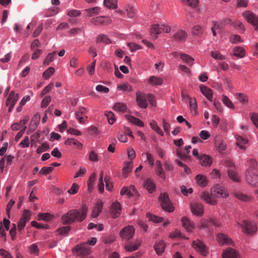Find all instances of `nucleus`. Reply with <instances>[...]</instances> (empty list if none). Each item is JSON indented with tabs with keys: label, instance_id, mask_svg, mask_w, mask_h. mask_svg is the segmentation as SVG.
I'll return each instance as SVG.
<instances>
[{
	"label": "nucleus",
	"instance_id": "obj_32",
	"mask_svg": "<svg viewBox=\"0 0 258 258\" xmlns=\"http://www.w3.org/2000/svg\"><path fill=\"white\" fill-rule=\"evenodd\" d=\"M165 244L163 241H159L154 245V249L158 255H161L165 249Z\"/></svg>",
	"mask_w": 258,
	"mask_h": 258
},
{
	"label": "nucleus",
	"instance_id": "obj_35",
	"mask_svg": "<svg viewBox=\"0 0 258 258\" xmlns=\"http://www.w3.org/2000/svg\"><path fill=\"white\" fill-rule=\"evenodd\" d=\"M64 144H65V145H69V146H71L72 145H74L76 146L79 149H81L82 148V146H83L82 144L81 143H80L78 141H77L74 139H73V138H70V139H67L64 142Z\"/></svg>",
	"mask_w": 258,
	"mask_h": 258
},
{
	"label": "nucleus",
	"instance_id": "obj_43",
	"mask_svg": "<svg viewBox=\"0 0 258 258\" xmlns=\"http://www.w3.org/2000/svg\"><path fill=\"white\" fill-rule=\"evenodd\" d=\"M222 101L223 103L228 108L232 109H234L235 107L234 105L233 104L231 101L228 98V97L225 95H222Z\"/></svg>",
	"mask_w": 258,
	"mask_h": 258
},
{
	"label": "nucleus",
	"instance_id": "obj_30",
	"mask_svg": "<svg viewBox=\"0 0 258 258\" xmlns=\"http://www.w3.org/2000/svg\"><path fill=\"white\" fill-rule=\"evenodd\" d=\"M163 82V79L160 77L151 76L148 79V83L152 85H161Z\"/></svg>",
	"mask_w": 258,
	"mask_h": 258
},
{
	"label": "nucleus",
	"instance_id": "obj_12",
	"mask_svg": "<svg viewBox=\"0 0 258 258\" xmlns=\"http://www.w3.org/2000/svg\"><path fill=\"white\" fill-rule=\"evenodd\" d=\"M190 209L192 213L197 216H202L204 213L203 206L201 204L192 203L190 205Z\"/></svg>",
	"mask_w": 258,
	"mask_h": 258
},
{
	"label": "nucleus",
	"instance_id": "obj_16",
	"mask_svg": "<svg viewBox=\"0 0 258 258\" xmlns=\"http://www.w3.org/2000/svg\"><path fill=\"white\" fill-rule=\"evenodd\" d=\"M187 37V33L181 29L178 30L176 33L173 36V38L176 41L184 42Z\"/></svg>",
	"mask_w": 258,
	"mask_h": 258
},
{
	"label": "nucleus",
	"instance_id": "obj_26",
	"mask_svg": "<svg viewBox=\"0 0 258 258\" xmlns=\"http://www.w3.org/2000/svg\"><path fill=\"white\" fill-rule=\"evenodd\" d=\"M103 207V203L101 201H98L92 211V216L94 218H96L99 215L102 211V209Z\"/></svg>",
	"mask_w": 258,
	"mask_h": 258
},
{
	"label": "nucleus",
	"instance_id": "obj_62",
	"mask_svg": "<svg viewBox=\"0 0 258 258\" xmlns=\"http://www.w3.org/2000/svg\"><path fill=\"white\" fill-rule=\"evenodd\" d=\"M51 101V97L49 96H45L42 100L41 102V107L46 108Z\"/></svg>",
	"mask_w": 258,
	"mask_h": 258
},
{
	"label": "nucleus",
	"instance_id": "obj_64",
	"mask_svg": "<svg viewBox=\"0 0 258 258\" xmlns=\"http://www.w3.org/2000/svg\"><path fill=\"white\" fill-rule=\"evenodd\" d=\"M79 188V186L77 184L73 183L71 188L68 190V192L70 194H76L78 192Z\"/></svg>",
	"mask_w": 258,
	"mask_h": 258
},
{
	"label": "nucleus",
	"instance_id": "obj_49",
	"mask_svg": "<svg viewBox=\"0 0 258 258\" xmlns=\"http://www.w3.org/2000/svg\"><path fill=\"white\" fill-rule=\"evenodd\" d=\"M54 72V69L52 67H49L43 73V77L45 79H48L49 78Z\"/></svg>",
	"mask_w": 258,
	"mask_h": 258
},
{
	"label": "nucleus",
	"instance_id": "obj_54",
	"mask_svg": "<svg viewBox=\"0 0 258 258\" xmlns=\"http://www.w3.org/2000/svg\"><path fill=\"white\" fill-rule=\"evenodd\" d=\"M49 148V145L46 143H44L37 148L36 150V153L37 154H40L43 152L47 151Z\"/></svg>",
	"mask_w": 258,
	"mask_h": 258
},
{
	"label": "nucleus",
	"instance_id": "obj_27",
	"mask_svg": "<svg viewBox=\"0 0 258 258\" xmlns=\"http://www.w3.org/2000/svg\"><path fill=\"white\" fill-rule=\"evenodd\" d=\"M87 112V110L86 108L81 107L79 108L78 111H77L76 113V117L79 120V122L81 123H84V121L83 120V115L86 114Z\"/></svg>",
	"mask_w": 258,
	"mask_h": 258
},
{
	"label": "nucleus",
	"instance_id": "obj_2",
	"mask_svg": "<svg viewBox=\"0 0 258 258\" xmlns=\"http://www.w3.org/2000/svg\"><path fill=\"white\" fill-rule=\"evenodd\" d=\"M228 194L222 186L220 185H216L211 188V194L208 192H203L202 194V199L207 203L215 205L217 202L216 198L217 197L226 198Z\"/></svg>",
	"mask_w": 258,
	"mask_h": 258
},
{
	"label": "nucleus",
	"instance_id": "obj_1",
	"mask_svg": "<svg viewBox=\"0 0 258 258\" xmlns=\"http://www.w3.org/2000/svg\"><path fill=\"white\" fill-rule=\"evenodd\" d=\"M88 207L83 205L81 211L77 209H72L63 214L61 218L63 224L70 225L75 222H82L87 216Z\"/></svg>",
	"mask_w": 258,
	"mask_h": 258
},
{
	"label": "nucleus",
	"instance_id": "obj_9",
	"mask_svg": "<svg viewBox=\"0 0 258 258\" xmlns=\"http://www.w3.org/2000/svg\"><path fill=\"white\" fill-rule=\"evenodd\" d=\"M246 179L251 185H258V171H253L252 172H246Z\"/></svg>",
	"mask_w": 258,
	"mask_h": 258
},
{
	"label": "nucleus",
	"instance_id": "obj_24",
	"mask_svg": "<svg viewBox=\"0 0 258 258\" xmlns=\"http://www.w3.org/2000/svg\"><path fill=\"white\" fill-rule=\"evenodd\" d=\"M236 144L241 150H245V147L243 145L246 144L248 143V140L246 137H242L240 136H237Z\"/></svg>",
	"mask_w": 258,
	"mask_h": 258
},
{
	"label": "nucleus",
	"instance_id": "obj_47",
	"mask_svg": "<svg viewBox=\"0 0 258 258\" xmlns=\"http://www.w3.org/2000/svg\"><path fill=\"white\" fill-rule=\"evenodd\" d=\"M159 28V25H154L151 29V34L154 38H157L158 35L160 34Z\"/></svg>",
	"mask_w": 258,
	"mask_h": 258
},
{
	"label": "nucleus",
	"instance_id": "obj_33",
	"mask_svg": "<svg viewBox=\"0 0 258 258\" xmlns=\"http://www.w3.org/2000/svg\"><path fill=\"white\" fill-rule=\"evenodd\" d=\"M113 109L116 111L124 112L127 109V106L124 103L117 102L115 103L113 107Z\"/></svg>",
	"mask_w": 258,
	"mask_h": 258
},
{
	"label": "nucleus",
	"instance_id": "obj_38",
	"mask_svg": "<svg viewBox=\"0 0 258 258\" xmlns=\"http://www.w3.org/2000/svg\"><path fill=\"white\" fill-rule=\"evenodd\" d=\"M236 99L242 104H245L248 102V96L242 93H237L236 94Z\"/></svg>",
	"mask_w": 258,
	"mask_h": 258
},
{
	"label": "nucleus",
	"instance_id": "obj_3",
	"mask_svg": "<svg viewBox=\"0 0 258 258\" xmlns=\"http://www.w3.org/2000/svg\"><path fill=\"white\" fill-rule=\"evenodd\" d=\"M159 201L163 210L168 212H172L174 211V207L172 205L168 195L166 193L161 194L159 197Z\"/></svg>",
	"mask_w": 258,
	"mask_h": 258
},
{
	"label": "nucleus",
	"instance_id": "obj_19",
	"mask_svg": "<svg viewBox=\"0 0 258 258\" xmlns=\"http://www.w3.org/2000/svg\"><path fill=\"white\" fill-rule=\"evenodd\" d=\"M200 90L202 94L210 101H212L213 93L211 89L207 87L206 86L201 85L200 86Z\"/></svg>",
	"mask_w": 258,
	"mask_h": 258
},
{
	"label": "nucleus",
	"instance_id": "obj_50",
	"mask_svg": "<svg viewBox=\"0 0 258 258\" xmlns=\"http://www.w3.org/2000/svg\"><path fill=\"white\" fill-rule=\"evenodd\" d=\"M228 174L229 177L234 181H239V178L237 174L232 169H230L228 170Z\"/></svg>",
	"mask_w": 258,
	"mask_h": 258
},
{
	"label": "nucleus",
	"instance_id": "obj_41",
	"mask_svg": "<svg viewBox=\"0 0 258 258\" xmlns=\"http://www.w3.org/2000/svg\"><path fill=\"white\" fill-rule=\"evenodd\" d=\"M125 10L127 13L128 18H133L136 15V10L133 6H126L125 7Z\"/></svg>",
	"mask_w": 258,
	"mask_h": 258
},
{
	"label": "nucleus",
	"instance_id": "obj_42",
	"mask_svg": "<svg viewBox=\"0 0 258 258\" xmlns=\"http://www.w3.org/2000/svg\"><path fill=\"white\" fill-rule=\"evenodd\" d=\"M249 168L246 172H252L253 171H257L256 169L257 166V162L255 160L251 159L248 161Z\"/></svg>",
	"mask_w": 258,
	"mask_h": 258
},
{
	"label": "nucleus",
	"instance_id": "obj_15",
	"mask_svg": "<svg viewBox=\"0 0 258 258\" xmlns=\"http://www.w3.org/2000/svg\"><path fill=\"white\" fill-rule=\"evenodd\" d=\"M143 185L144 187L150 194L153 193L156 190V184L154 181L150 178L145 179Z\"/></svg>",
	"mask_w": 258,
	"mask_h": 258
},
{
	"label": "nucleus",
	"instance_id": "obj_57",
	"mask_svg": "<svg viewBox=\"0 0 258 258\" xmlns=\"http://www.w3.org/2000/svg\"><path fill=\"white\" fill-rule=\"evenodd\" d=\"M71 230L70 226H63L57 229V232L59 234L66 235L68 234Z\"/></svg>",
	"mask_w": 258,
	"mask_h": 258
},
{
	"label": "nucleus",
	"instance_id": "obj_7",
	"mask_svg": "<svg viewBox=\"0 0 258 258\" xmlns=\"http://www.w3.org/2000/svg\"><path fill=\"white\" fill-rule=\"evenodd\" d=\"M135 233V229L132 226H127L123 228L119 233L122 239L129 240L133 237Z\"/></svg>",
	"mask_w": 258,
	"mask_h": 258
},
{
	"label": "nucleus",
	"instance_id": "obj_13",
	"mask_svg": "<svg viewBox=\"0 0 258 258\" xmlns=\"http://www.w3.org/2000/svg\"><path fill=\"white\" fill-rule=\"evenodd\" d=\"M111 20L107 17L99 16L92 18L91 23L95 25L110 24Z\"/></svg>",
	"mask_w": 258,
	"mask_h": 258
},
{
	"label": "nucleus",
	"instance_id": "obj_22",
	"mask_svg": "<svg viewBox=\"0 0 258 258\" xmlns=\"http://www.w3.org/2000/svg\"><path fill=\"white\" fill-rule=\"evenodd\" d=\"M133 168L132 162H124V166L122 168V176L125 178L128 176V173L131 171Z\"/></svg>",
	"mask_w": 258,
	"mask_h": 258
},
{
	"label": "nucleus",
	"instance_id": "obj_28",
	"mask_svg": "<svg viewBox=\"0 0 258 258\" xmlns=\"http://www.w3.org/2000/svg\"><path fill=\"white\" fill-rule=\"evenodd\" d=\"M217 239L218 241L222 245L230 243L231 240L227 235L222 233H218Z\"/></svg>",
	"mask_w": 258,
	"mask_h": 258
},
{
	"label": "nucleus",
	"instance_id": "obj_46",
	"mask_svg": "<svg viewBox=\"0 0 258 258\" xmlns=\"http://www.w3.org/2000/svg\"><path fill=\"white\" fill-rule=\"evenodd\" d=\"M151 127L158 134L163 136L164 134L161 128L159 127L155 121H152L150 123Z\"/></svg>",
	"mask_w": 258,
	"mask_h": 258
},
{
	"label": "nucleus",
	"instance_id": "obj_10",
	"mask_svg": "<svg viewBox=\"0 0 258 258\" xmlns=\"http://www.w3.org/2000/svg\"><path fill=\"white\" fill-rule=\"evenodd\" d=\"M121 207L118 202L113 203L110 207V214L113 218H116L119 216L121 212Z\"/></svg>",
	"mask_w": 258,
	"mask_h": 258
},
{
	"label": "nucleus",
	"instance_id": "obj_60",
	"mask_svg": "<svg viewBox=\"0 0 258 258\" xmlns=\"http://www.w3.org/2000/svg\"><path fill=\"white\" fill-rule=\"evenodd\" d=\"M211 55L214 58L216 59L224 60L226 59L225 56L222 55L218 51H212Z\"/></svg>",
	"mask_w": 258,
	"mask_h": 258
},
{
	"label": "nucleus",
	"instance_id": "obj_56",
	"mask_svg": "<svg viewBox=\"0 0 258 258\" xmlns=\"http://www.w3.org/2000/svg\"><path fill=\"white\" fill-rule=\"evenodd\" d=\"M105 115L108 119L109 123L112 124L115 120V118L113 113L111 111H108L106 112Z\"/></svg>",
	"mask_w": 258,
	"mask_h": 258
},
{
	"label": "nucleus",
	"instance_id": "obj_59",
	"mask_svg": "<svg viewBox=\"0 0 258 258\" xmlns=\"http://www.w3.org/2000/svg\"><path fill=\"white\" fill-rule=\"evenodd\" d=\"M40 118V115L39 113H36L32 118L31 121L32 122L34 123V127L33 130H35L37 126V124L39 123V120Z\"/></svg>",
	"mask_w": 258,
	"mask_h": 258
},
{
	"label": "nucleus",
	"instance_id": "obj_51",
	"mask_svg": "<svg viewBox=\"0 0 258 258\" xmlns=\"http://www.w3.org/2000/svg\"><path fill=\"white\" fill-rule=\"evenodd\" d=\"M55 55V51H54L52 53H49L46 57L45 59H44V60L43 61V64L44 65H48L53 60L54 56Z\"/></svg>",
	"mask_w": 258,
	"mask_h": 258
},
{
	"label": "nucleus",
	"instance_id": "obj_53",
	"mask_svg": "<svg viewBox=\"0 0 258 258\" xmlns=\"http://www.w3.org/2000/svg\"><path fill=\"white\" fill-rule=\"evenodd\" d=\"M180 1L182 4L188 5L191 7H196L199 3V0H180Z\"/></svg>",
	"mask_w": 258,
	"mask_h": 258
},
{
	"label": "nucleus",
	"instance_id": "obj_20",
	"mask_svg": "<svg viewBox=\"0 0 258 258\" xmlns=\"http://www.w3.org/2000/svg\"><path fill=\"white\" fill-rule=\"evenodd\" d=\"M19 98V94H16L13 91H11L6 100V105L9 106L10 104L15 105Z\"/></svg>",
	"mask_w": 258,
	"mask_h": 258
},
{
	"label": "nucleus",
	"instance_id": "obj_45",
	"mask_svg": "<svg viewBox=\"0 0 258 258\" xmlns=\"http://www.w3.org/2000/svg\"><path fill=\"white\" fill-rule=\"evenodd\" d=\"M53 218V216L50 213H40L38 215V220H42L45 221H49Z\"/></svg>",
	"mask_w": 258,
	"mask_h": 258
},
{
	"label": "nucleus",
	"instance_id": "obj_40",
	"mask_svg": "<svg viewBox=\"0 0 258 258\" xmlns=\"http://www.w3.org/2000/svg\"><path fill=\"white\" fill-rule=\"evenodd\" d=\"M180 56L181 59L187 64L190 66L192 64L194 59L189 55L184 53H180Z\"/></svg>",
	"mask_w": 258,
	"mask_h": 258
},
{
	"label": "nucleus",
	"instance_id": "obj_6",
	"mask_svg": "<svg viewBox=\"0 0 258 258\" xmlns=\"http://www.w3.org/2000/svg\"><path fill=\"white\" fill-rule=\"evenodd\" d=\"M237 224L243 228V232L246 233L253 234L256 231L257 228L254 223L244 220L242 224L238 223Z\"/></svg>",
	"mask_w": 258,
	"mask_h": 258
},
{
	"label": "nucleus",
	"instance_id": "obj_31",
	"mask_svg": "<svg viewBox=\"0 0 258 258\" xmlns=\"http://www.w3.org/2000/svg\"><path fill=\"white\" fill-rule=\"evenodd\" d=\"M234 194L235 197L242 202H249L251 200L250 196L243 194L240 191H235Z\"/></svg>",
	"mask_w": 258,
	"mask_h": 258
},
{
	"label": "nucleus",
	"instance_id": "obj_17",
	"mask_svg": "<svg viewBox=\"0 0 258 258\" xmlns=\"http://www.w3.org/2000/svg\"><path fill=\"white\" fill-rule=\"evenodd\" d=\"M141 244V242L137 239L134 243L129 241L124 245V249L128 252H133L138 249Z\"/></svg>",
	"mask_w": 258,
	"mask_h": 258
},
{
	"label": "nucleus",
	"instance_id": "obj_63",
	"mask_svg": "<svg viewBox=\"0 0 258 258\" xmlns=\"http://www.w3.org/2000/svg\"><path fill=\"white\" fill-rule=\"evenodd\" d=\"M53 168L52 167H43L39 171V174L46 175L50 173L53 170Z\"/></svg>",
	"mask_w": 258,
	"mask_h": 258
},
{
	"label": "nucleus",
	"instance_id": "obj_34",
	"mask_svg": "<svg viewBox=\"0 0 258 258\" xmlns=\"http://www.w3.org/2000/svg\"><path fill=\"white\" fill-rule=\"evenodd\" d=\"M196 180L197 183L201 186L204 187L207 184V179L206 177L202 175L198 174L196 176Z\"/></svg>",
	"mask_w": 258,
	"mask_h": 258
},
{
	"label": "nucleus",
	"instance_id": "obj_29",
	"mask_svg": "<svg viewBox=\"0 0 258 258\" xmlns=\"http://www.w3.org/2000/svg\"><path fill=\"white\" fill-rule=\"evenodd\" d=\"M223 258H238L236 252L233 249H228L224 251Z\"/></svg>",
	"mask_w": 258,
	"mask_h": 258
},
{
	"label": "nucleus",
	"instance_id": "obj_37",
	"mask_svg": "<svg viewBox=\"0 0 258 258\" xmlns=\"http://www.w3.org/2000/svg\"><path fill=\"white\" fill-rule=\"evenodd\" d=\"M127 119L131 122L139 126H144V124L143 121L138 118H136L132 115L126 116Z\"/></svg>",
	"mask_w": 258,
	"mask_h": 258
},
{
	"label": "nucleus",
	"instance_id": "obj_39",
	"mask_svg": "<svg viewBox=\"0 0 258 258\" xmlns=\"http://www.w3.org/2000/svg\"><path fill=\"white\" fill-rule=\"evenodd\" d=\"M233 55L239 58H242L245 55V51L241 47H236L233 49Z\"/></svg>",
	"mask_w": 258,
	"mask_h": 258
},
{
	"label": "nucleus",
	"instance_id": "obj_5",
	"mask_svg": "<svg viewBox=\"0 0 258 258\" xmlns=\"http://www.w3.org/2000/svg\"><path fill=\"white\" fill-rule=\"evenodd\" d=\"M31 213L28 210H25L22 217L20 219L18 223V230L22 233V231L26 226V223L30 219Z\"/></svg>",
	"mask_w": 258,
	"mask_h": 258
},
{
	"label": "nucleus",
	"instance_id": "obj_18",
	"mask_svg": "<svg viewBox=\"0 0 258 258\" xmlns=\"http://www.w3.org/2000/svg\"><path fill=\"white\" fill-rule=\"evenodd\" d=\"M199 160L201 165L206 167L210 166L213 161L212 158L210 156L206 154L200 155Z\"/></svg>",
	"mask_w": 258,
	"mask_h": 258
},
{
	"label": "nucleus",
	"instance_id": "obj_61",
	"mask_svg": "<svg viewBox=\"0 0 258 258\" xmlns=\"http://www.w3.org/2000/svg\"><path fill=\"white\" fill-rule=\"evenodd\" d=\"M96 91L104 93H107L109 91L108 88L101 85H98L96 87Z\"/></svg>",
	"mask_w": 258,
	"mask_h": 258
},
{
	"label": "nucleus",
	"instance_id": "obj_58",
	"mask_svg": "<svg viewBox=\"0 0 258 258\" xmlns=\"http://www.w3.org/2000/svg\"><path fill=\"white\" fill-rule=\"evenodd\" d=\"M233 26L241 32H244L245 30L243 24L239 21L234 22L233 23Z\"/></svg>",
	"mask_w": 258,
	"mask_h": 258
},
{
	"label": "nucleus",
	"instance_id": "obj_4",
	"mask_svg": "<svg viewBox=\"0 0 258 258\" xmlns=\"http://www.w3.org/2000/svg\"><path fill=\"white\" fill-rule=\"evenodd\" d=\"M242 16L248 23L251 24L255 27V30L258 31V16L249 11L244 12L242 13Z\"/></svg>",
	"mask_w": 258,
	"mask_h": 258
},
{
	"label": "nucleus",
	"instance_id": "obj_48",
	"mask_svg": "<svg viewBox=\"0 0 258 258\" xmlns=\"http://www.w3.org/2000/svg\"><path fill=\"white\" fill-rule=\"evenodd\" d=\"M147 217L150 221H152L155 223H160L163 221V219L162 217H157L155 215H152L150 213L147 214Z\"/></svg>",
	"mask_w": 258,
	"mask_h": 258
},
{
	"label": "nucleus",
	"instance_id": "obj_23",
	"mask_svg": "<svg viewBox=\"0 0 258 258\" xmlns=\"http://www.w3.org/2000/svg\"><path fill=\"white\" fill-rule=\"evenodd\" d=\"M100 10V8L98 7H95L93 8L87 9L85 10V11L87 16L91 17L98 15Z\"/></svg>",
	"mask_w": 258,
	"mask_h": 258
},
{
	"label": "nucleus",
	"instance_id": "obj_11",
	"mask_svg": "<svg viewBox=\"0 0 258 258\" xmlns=\"http://www.w3.org/2000/svg\"><path fill=\"white\" fill-rule=\"evenodd\" d=\"M75 249L78 254L82 256L89 254L90 251V247L85 242L77 245L75 247Z\"/></svg>",
	"mask_w": 258,
	"mask_h": 258
},
{
	"label": "nucleus",
	"instance_id": "obj_44",
	"mask_svg": "<svg viewBox=\"0 0 258 258\" xmlns=\"http://www.w3.org/2000/svg\"><path fill=\"white\" fill-rule=\"evenodd\" d=\"M203 28L200 25H197L193 27L192 34L196 36H200L203 34Z\"/></svg>",
	"mask_w": 258,
	"mask_h": 258
},
{
	"label": "nucleus",
	"instance_id": "obj_8",
	"mask_svg": "<svg viewBox=\"0 0 258 258\" xmlns=\"http://www.w3.org/2000/svg\"><path fill=\"white\" fill-rule=\"evenodd\" d=\"M192 245L202 255L207 256L208 254V248L203 241L199 239L194 240L192 242Z\"/></svg>",
	"mask_w": 258,
	"mask_h": 258
},
{
	"label": "nucleus",
	"instance_id": "obj_25",
	"mask_svg": "<svg viewBox=\"0 0 258 258\" xmlns=\"http://www.w3.org/2000/svg\"><path fill=\"white\" fill-rule=\"evenodd\" d=\"M183 227L187 232H191L194 227L187 217H183L181 220Z\"/></svg>",
	"mask_w": 258,
	"mask_h": 258
},
{
	"label": "nucleus",
	"instance_id": "obj_55",
	"mask_svg": "<svg viewBox=\"0 0 258 258\" xmlns=\"http://www.w3.org/2000/svg\"><path fill=\"white\" fill-rule=\"evenodd\" d=\"M217 150L219 152H222L225 150L226 145L223 140L216 141Z\"/></svg>",
	"mask_w": 258,
	"mask_h": 258
},
{
	"label": "nucleus",
	"instance_id": "obj_14",
	"mask_svg": "<svg viewBox=\"0 0 258 258\" xmlns=\"http://www.w3.org/2000/svg\"><path fill=\"white\" fill-rule=\"evenodd\" d=\"M136 99L138 105L143 108H147L148 106V103L146 99L145 94L138 92L136 93Z\"/></svg>",
	"mask_w": 258,
	"mask_h": 258
},
{
	"label": "nucleus",
	"instance_id": "obj_36",
	"mask_svg": "<svg viewBox=\"0 0 258 258\" xmlns=\"http://www.w3.org/2000/svg\"><path fill=\"white\" fill-rule=\"evenodd\" d=\"M103 3L108 9H115L117 8V0H104Z\"/></svg>",
	"mask_w": 258,
	"mask_h": 258
},
{
	"label": "nucleus",
	"instance_id": "obj_21",
	"mask_svg": "<svg viewBox=\"0 0 258 258\" xmlns=\"http://www.w3.org/2000/svg\"><path fill=\"white\" fill-rule=\"evenodd\" d=\"M156 165L157 166L155 170L156 174L160 178L165 180L166 178L165 173L162 167V164L161 161L159 160H157L156 161Z\"/></svg>",
	"mask_w": 258,
	"mask_h": 258
},
{
	"label": "nucleus",
	"instance_id": "obj_52",
	"mask_svg": "<svg viewBox=\"0 0 258 258\" xmlns=\"http://www.w3.org/2000/svg\"><path fill=\"white\" fill-rule=\"evenodd\" d=\"M97 42H102L106 44H109L111 43V41L110 39L107 37L106 35L104 34H101L98 35L97 38Z\"/></svg>",
	"mask_w": 258,
	"mask_h": 258
}]
</instances>
